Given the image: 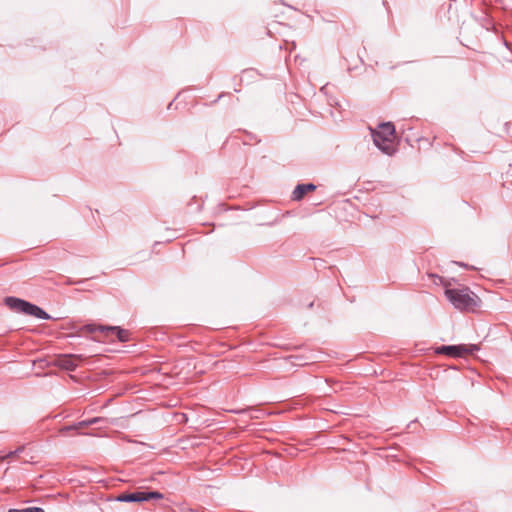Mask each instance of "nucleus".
<instances>
[{
    "label": "nucleus",
    "instance_id": "obj_7",
    "mask_svg": "<svg viewBox=\"0 0 512 512\" xmlns=\"http://www.w3.org/2000/svg\"><path fill=\"white\" fill-rule=\"evenodd\" d=\"M316 186L313 183L298 184L292 192V199L300 201L307 192L314 191Z\"/></svg>",
    "mask_w": 512,
    "mask_h": 512
},
{
    "label": "nucleus",
    "instance_id": "obj_2",
    "mask_svg": "<svg viewBox=\"0 0 512 512\" xmlns=\"http://www.w3.org/2000/svg\"><path fill=\"white\" fill-rule=\"evenodd\" d=\"M394 133L395 127L391 122L381 123L377 129L372 130L375 146L387 155H392L395 151L393 146Z\"/></svg>",
    "mask_w": 512,
    "mask_h": 512
},
{
    "label": "nucleus",
    "instance_id": "obj_5",
    "mask_svg": "<svg viewBox=\"0 0 512 512\" xmlns=\"http://www.w3.org/2000/svg\"><path fill=\"white\" fill-rule=\"evenodd\" d=\"M100 333L106 337L115 336L119 342H128L130 340V333L119 326H101L98 328Z\"/></svg>",
    "mask_w": 512,
    "mask_h": 512
},
{
    "label": "nucleus",
    "instance_id": "obj_14",
    "mask_svg": "<svg viewBox=\"0 0 512 512\" xmlns=\"http://www.w3.org/2000/svg\"><path fill=\"white\" fill-rule=\"evenodd\" d=\"M23 449H24V447H19V448H17L16 450L11 451L9 454H7V455L5 456V458H8V457H12V456H14V455H17V454H19L20 452H22V451H23Z\"/></svg>",
    "mask_w": 512,
    "mask_h": 512
},
{
    "label": "nucleus",
    "instance_id": "obj_13",
    "mask_svg": "<svg viewBox=\"0 0 512 512\" xmlns=\"http://www.w3.org/2000/svg\"><path fill=\"white\" fill-rule=\"evenodd\" d=\"M103 421H105V419L102 418V417H94V418L88 420L89 426L93 425V424H97V423L103 422Z\"/></svg>",
    "mask_w": 512,
    "mask_h": 512
},
{
    "label": "nucleus",
    "instance_id": "obj_1",
    "mask_svg": "<svg viewBox=\"0 0 512 512\" xmlns=\"http://www.w3.org/2000/svg\"><path fill=\"white\" fill-rule=\"evenodd\" d=\"M445 296L448 301L458 310H474L480 305V298L468 287L459 289H445Z\"/></svg>",
    "mask_w": 512,
    "mask_h": 512
},
{
    "label": "nucleus",
    "instance_id": "obj_4",
    "mask_svg": "<svg viewBox=\"0 0 512 512\" xmlns=\"http://www.w3.org/2000/svg\"><path fill=\"white\" fill-rule=\"evenodd\" d=\"M478 350L479 347L475 344L443 345L436 349V353L458 358L464 356L465 354H472Z\"/></svg>",
    "mask_w": 512,
    "mask_h": 512
},
{
    "label": "nucleus",
    "instance_id": "obj_6",
    "mask_svg": "<svg viewBox=\"0 0 512 512\" xmlns=\"http://www.w3.org/2000/svg\"><path fill=\"white\" fill-rule=\"evenodd\" d=\"M80 360V356L76 355H63L59 357L58 359V365L59 367L68 370L73 371L78 366V362Z\"/></svg>",
    "mask_w": 512,
    "mask_h": 512
},
{
    "label": "nucleus",
    "instance_id": "obj_10",
    "mask_svg": "<svg viewBox=\"0 0 512 512\" xmlns=\"http://www.w3.org/2000/svg\"><path fill=\"white\" fill-rule=\"evenodd\" d=\"M8 512H44V509L41 507H27L23 509H9Z\"/></svg>",
    "mask_w": 512,
    "mask_h": 512
},
{
    "label": "nucleus",
    "instance_id": "obj_3",
    "mask_svg": "<svg viewBox=\"0 0 512 512\" xmlns=\"http://www.w3.org/2000/svg\"><path fill=\"white\" fill-rule=\"evenodd\" d=\"M5 304L15 312H20L38 319L49 320L51 316L39 306L16 297H7Z\"/></svg>",
    "mask_w": 512,
    "mask_h": 512
},
{
    "label": "nucleus",
    "instance_id": "obj_9",
    "mask_svg": "<svg viewBox=\"0 0 512 512\" xmlns=\"http://www.w3.org/2000/svg\"><path fill=\"white\" fill-rule=\"evenodd\" d=\"M164 498V495L160 492H157V491H150V492H146V491H142V501H148V500H151V499H163Z\"/></svg>",
    "mask_w": 512,
    "mask_h": 512
},
{
    "label": "nucleus",
    "instance_id": "obj_11",
    "mask_svg": "<svg viewBox=\"0 0 512 512\" xmlns=\"http://www.w3.org/2000/svg\"><path fill=\"white\" fill-rule=\"evenodd\" d=\"M88 426H89L88 420H83V421H80V422L68 427L67 429H80V428H84V427H88Z\"/></svg>",
    "mask_w": 512,
    "mask_h": 512
},
{
    "label": "nucleus",
    "instance_id": "obj_12",
    "mask_svg": "<svg viewBox=\"0 0 512 512\" xmlns=\"http://www.w3.org/2000/svg\"><path fill=\"white\" fill-rule=\"evenodd\" d=\"M101 326L102 325H92V324H90V325L86 326V329H87L88 332L94 333V332H99L98 328L101 327Z\"/></svg>",
    "mask_w": 512,
    "mask_h": 512
},
{
    "label": "nucleus",
    "instance_id": "obj_15",
    "mask_svg": "<svg viewBox=\"0 0 512 512\" xmlns=\"http://www.w3.org/2000/svg\"><path fill=\"white\" fill-rule=\"evenodd\" d=\"M457 264H458V265H460V266H462V267H467V265H466V264H464V263H460V262L458 263V262H457Z\"/></svg>",
    "mask_w": 512,
    "mask_h": 512
},
{
    "label": "nucleus",
    "instance_id": "obj_8",
    "mask_svg": "<svg viewBox=\"0 0 512 512\" xmlns=\"http://www.w3.org/2000/svg\"><path fill=\"white\" fill-rule=\"evenodd\" d=\"M118 501L121 502H143L142 501V491H136L128 494H122L118 496Z\"/></svg>",
    "mask_w": 512,
    "mask_h": 512
}]
</instances>
